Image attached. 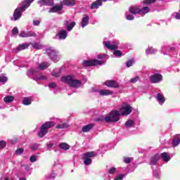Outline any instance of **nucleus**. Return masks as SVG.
Instances as JSON below:
<instances>
[{"mask_svg":"<svg viewBox=\"0 0 180 180\" xmlns=\"http://www.w3.org/2000/svg\"><path fill=\"white\" fill-rule=\"evenodd\" d=\"M60 80L62 82H65L72 86V88H79L81 86L82 82L78 79H74V77L71 75L63 76L61 77Z\"/></svg>","mask_w":180,"mask_h":180,"instance_id":"obj_1","label":"nucleus"},{"mask_svg":"<svg viewBox=\"0 0 180 180\" xmlns=\"http://www.w3.org/2000/svg\"><path fill=\"white\" fill-rule=\"evenodd\" d=\"M56 126V123L54 122H46L41 127L38 132V136L41 138L44 137L46 134H47L49 130L48 129H51V127H54Z\"/></svg>","mask_w":180,"mask_h":180,"instance_id":"obj_2","label":"nucleus"},{"mask_svg":"<svg viewBox=\"0 0 180 180\" xmlns=\"http://www.w3.org/2000/svg\"><path fill=\"white\" fill-rule=\"evenodd\" d=\"M46 55L53 61V63H57L60 61V55L58 51H57L54 48L49 47L46 49Z\"/></svg>","mask_w":180,"mask_h":180,"instance_id":"obj_3","label":"nucleus"},{"mask_svg":"<svg viewBox=\"0 0 180 180\" xmlns=\"http://www.w3.org/2000/svg\"><path fill=\"white\" fill-rule=\"evenodd\" d=\"M129 12L132 15H146L150 12V8L148 7H143L140 9L138 6H132L129 8Z\"/></svg>","mask_w":180,"mask_h":180,"instance_id":"obj_4","label":"nucleus"},{"mask_svg":"<svg viewBox=\"0 0 180 180\" xmlns=\"http://www.w3.org/2000/svg\"><path fill=\"white\" fill-rule=\"evenodd\" d=\"M98 154L95 151L87 152L82 155L84 165H91L92 164V157H96Z\"/></svg>","mask_w":180,"mask_h":180,"instance_id":"obj_5","label":"nucleus"},{"mask_svg":"<svg viewBox=\"0 0 180 180\" xmlns=\"http://www.w3.org/2000/svg\"><path fill=\"white\" fill-rule=\"evenodd\" d=\"M119 119H120V115L118 111H111L110 114L105 117V120L107 123H110L111 122H119Z\"/></svg>","mask_w":180,"mask_h":180,"instance_id":"obj_6","label":"nucleus"},{"mask_svg":"<svg viewBox=\"0 0 180 180\" xmlns=\"http://www.w3.org/2000/svg\"><path fill=\"white\" fill-rule=\"evenodd\" d=\"M26 11L25 8L20 4L18 6L17 8L14 11L13 16L14 20H18L22 18V13Z\"/></svg>","mask_w":180,"mask_h":180,"instance_id":"obj_7","label":"nucleus"},{"mask_svg":"<svg viewBox=\"0 0 180 180\" xmlns=\"http://www.w3.org/2000/svg\"><path fill=\"white\" fill-rule=\"evenodd\" d=\"M103 61L98 59H91L90 60H84L83 67H92L94 65H103Z\"/></svg>","mask_w":180,"mask_h":180,"instance_id":"obj_8","label":"nucleus"},{"mask_svg":"<svg viewBox=\"0 0 180 180\" xmlns=\"http://www.w3.org/2000/svg\"><path fill=\"white\" fill-rule=\"evenodd\" d=\"M103 44L106 49H108V50H117L119 42L117 41H103Z\"/></svg>","mask_w":180,"mask_h":180,"instance_id":"obj_9","label":"nucleus"},{"mask_svg":"<svg viewBox=\"0 0 180 180\" xmlns=\"http://www.w3.org/2000/svg\"><path fill=\"white\" fill-rule=\"evenodd\" d=\"M68 36V32L66 30H62L59 31L53 37L55 39L65 40Z\"/></svg>","mask_w":180,"mask_h":180,"instance_id":"obj_10","label":"nucleus"},{"mask_svg":"<svg viewBox=\"0 0 180 180\" xmlns=\"http://www.w3.org/2000/svg\"><path fill=\"white\" fill-rule=\"evenodd\" d=\"M18 36L19 37H22V38L36 37L37 34L33 31H28V32L20 31Z\"/></svg>","mask_w":180,"mask_h":180,"instance_id":"obj_11","label":"nucleus"},{"mask_svg":"<svg viewBox=\"0 0 180 180\" xmlns=\"http://www.w3.org/2000/svg\"><path fill=\"white\" fill-rule=\"evenodd\" d=\"M150 81L153 84H158L162 81V75L159 73L153 74L150 76Z\"/></svg>","mask_w":180,"mask_h":180,"instance_id":"obj_12","label":"nucleus"},{"mask_svg":"<svg viewBox=\"0 0 180 180\" xmlns=\"http://www.w3.org/2000/svg\"><path fill=\"white\" fill-rule=\"evenodd\" d=\"M77 23L75 22V21L71 22V20H66L64 22V26L65 27H66L68 32H71V30H72V29L75 27Z\"/></svg>","mask_w":180,"mask_h":180,"instance_id":"obj_13","label":"nucleus"},{"mask_svg":"<svg viewBox=\"0 0 180 180\" xmlns=\"http://www.w3.org/2000/svg\"><path fill=\"white\" fill-rule=\"evenodd\" d=\"M120 112L122 116H127L131 113V106L126 105L120 109Z\"/></svg>","mask_w":180,"mask_h":180,"instance_id":"obj_14","label":"nucleus"},{"mask_svg":"<svg viewBox=\"0 0 180 180\" xmlns=\"http://www.w3.org/2000/svg\"><path fill=\"white\" fill-rule=\"evenodd\" d=\"M37 4L40 6H53L54 5V0H39Z\"/></svg>","mask_w":180,"mask_h":180,"instance_id":"obj_15","label":"nucleus"},{"mask_svg":"<svg viewBox=\"0 0 180 180\" xmlns=\"http://www.w3.org/2000/svg\"><path fill=\"white\" fill-rule=\"evenodd\" d=\"M94 92H98L101 96H109V95H112L113 91L108 89H101L93 91Z\"/></svg>","mask_w":180,"mask_h":180,"instance_id":"obj_16","label":"nucleus"},{"mask_svg":"<svg viewBox=\"0 0 180 180\" xmlns=\"http://www.w3.org/2000/svg\"><path fill=\"white\" fill-rule=\"evenodd\" d=\"M104 85L109 88H119V84L114 80H106L104 82Z\"/></svg>","mask_w":180,"mask_h":180,"instance_id":"obj_17","label":"nucleus"},{"mask_svg":"<svg viewBox=\"0 0 180 180\" xmlns=\"http://www.w3.org/2000/svg\"><path fill=\"white\" fill-rule=\"evenodd\" d=\"M27 75L29 77V78H32V79H34V78L39 75V72L36 69H31L28 71Z\"/></svg>","mask_w":180,"mask_h":180,"instance_id":"obj_18","label":"nucleus"},{"mask_svg":"<svg viewBox=\"0 0 180 180\" xmlns=\"http://www.w3.org/2000/svg\"><path fill=\"white\" fill-rule=\"evenodd\" d=\"M30 46V44H21L18 46V47L15 48L13 51L15 53H19V51H22V50H26Z\"/></svg>","mask_w":180,"mask_h":180,"instance_id":"obj_19","label":"nucleus"},{"mask_svg":"<svg viewBox=\"0 0 180 180\" xmlns=\"http://www.w3.org/2000/svg\"><path fill=\"white\" fill-rule=\"evenodd\" d=\"M60 11H63V4L55 5L53 7L50 8L49 12V13H54L58 12Z\"/></svg>","mask_w":180,"mask_h":180,"instance_id":"obj_20","label":"nucleus"},{"mask_svg":"<svg viewBox=\"0 0 180 180\" xmlns=\"http://www.w3.org/2000/svg\"><path fill=\"white\" fill-rule=\"evenodd\" d=\"M160 160V155L156 154L150 158V165H157V163Z\"/></svg>","mask_w":180,"mask_h":180,"instance_id":"obj_21","label":"nucleus"},{"mask_svg":"<svg viewBox=\"0 0 180 180\" xmlns=\"http://www.w3.org/2000/svg\"><path fill=\"white\" fill-rule=\"evenodd\" d=\"M173 147H176V146H179L180 144V134H176L172 139V142Z\"/></svg>","mask_w":180,"mask_h":180,"instance_id":"obj_22","label":"nucleus"},{"mask_svg":"<svg viewBox=\"0 0 180 180\" xmlns=\"http://www.w3.org/2000/svg\"><path fill=\"white\" fill-rule=\"evenodd\" d=\"M88 23H89V15H84L81 22V26L82 27H85V26H88Z\"/></svg>","mask_w":180,"mask_h":180,"instance_id":"obj_23","label":"nucleus"},{"mask_svg":"<svg viewBox=\"0 0 180 180\" xmlns=\"http://www.w3.org/2000/svg\"><path fill=\"white\" fill-rule=\"evenodd\" d=\"M156 99L160 105H163L165 102V97L162 94L158 93L156 96Z\"/></svg>","mask_w":180,"mask_h":180,"instance_id":"obj_24","label":"nucleus"},{"mask_svg":"<svg viewBox=\"0 0 180 180\" xmlns=\"http://www.w3.org/2000/svg\"><path fill=\"white\" fill-rule=\"evenodd\" d=\"M99 6H102V2L101 0H97L91 4L90 9H98Z\"/></svg>","mask_w":180,"mask_h":180,"instance_id":"obj_25","label":"nucleus"},{"mask_svg":"<svg viewBox=\"0 0 180 180\" xmlns=\"http://www.w3.org/2000/svg\"><path fill=\"white\" fill-rule=\"evenodd\" d=\"M161 158L165 162H168V161L171 160V156L169 155V153L164 152L161 154Z\"/></svg>","mask_w":180,"mask_h":180,"instance_id":"obj_26","label":"nucleus"},{"mask_svg":"<svg viewBox=\"0 0 180 180\" xmlns=\"http://www.w3.org/2000/svg\"><path fill=\"white\" fill-rule=\"evenodd\" d=\"M93 127V124H89L86 126L82 127V131H83V133H88V131H90V130H92Z\"/></svg>","mask_w":180,"mask_h":180,"instance_id":"obj_27","label":"nucleus"},{"mask_svg":"<svg viewBox=\"0 0 180 180\" xmlns=\"http://www.w3.org/2000/svg\"><path fill=\"white\" fill-rule=\"evenodd\" d=\"M34 0H24L20 4L21 6H22L25 9H27L29 6H30V4L33 2Z\"/></svg>","mask_w":180,"mask_h":180,"instance_id":"obj_28","label":"nucleus"},{"mask_svg":"<svg viewBox=\"0 0 180 180\" xmlns=\"http://www.w3.org/2000/svg\"><path fill=\"white\" fill-rule=\"evenodd\" d=\"M69 127L70 125H68L67 122H63V121H60V123L56 126V129H68V127Z\"/></svg>","mask_w":180,"mask_h":180,"instance_id":"obj_29","label":"nucleus"},{"mask_svg":"<svg viewBox=\"0 0 180 180\" xmlns=\"http://www.w3.org/2000/svg\"><path fill=\"white\" fill-rule=\"evenodd\" d=\"M63 4L67 6H74L75 5V0H63Z\"/></svg>","mask_w":180,"mask_h":180,"instance_id":"obj_30","label":"nucleus"},{"mask_svg":"<svg viewBox=\"0 0 180 180\" xmlns=\"http://www.w3.org/2000/svg\"><path fill=\"white\" fill-rule=\"evenodd\" d=\"M13 101H15V97H13V96H6L4 98L5 103H11L13 102Z\"/></svg>","mask_w":180,"mask_h":180,"instance_id":"obj_31","label":"nucleus"},{"mask_svg":"<svg viewBox=\"0 0 180 180\" xmlns=\"http://www.w3.org/2000/svg\"><path fill=\"white\" fill-rule=\"evenodd\" d=\"M32 44V48L35 50H41L43 49V46L37 42L35 43H30V46Z\"/></svg>","mask_w":180,"mask_h":180,"instance_id":"obj_32","label":"nucleus"},{"mask_svg":"<svg viewBox=\"0 0 180 180\" xmlns=\"http://www.w3.org/2000/svg\"><path fill=\"white\" fill-rule=\"evenodd\" d=\"M59 148L61 150H64L65 151H67V150H70V145L66 143H60L59 144Z\"/></svg>","mask_w":180,"mask_h":180,"instance_id":"obj_33","label":"nucleus"},{"mask_svg":"<svg viewBox=\"0 0 180 180\" xmlns=\"http://www.w3.org/2000/svg\"><path fill=\"white\" fill-rule=\"evenodd\" d=\"M48 67H50V63L49 62L41 63L39 65V70H46Z\"/></svg>","mask_w":180,"mask_h":180,"instance_id":"obj_34","label":"nucleus"},{"mask_svg":"<svg viewBox=\"0 0 180 180\" xmlns=\"http://www.w3.org/2000/svg\"><path fill=\"white\" fill-rule=\"evenodd\" d=\"M31 104H32V100H30V98L28 97L24 98L22 101V105H25V106H28V105H31Z\"/></svg>","mask_w":180,"mask_h":180,"instance_id":"obj_35","label":"nucleus"},{"mask_svg":"<svg viewBox=\"0 0 180 180\" xmlns=\"http://www.w3.org/2000/svg\"><path fill=\"white\" fill-rule=\"evenodd\" d=\"M155 53H157V50L154 49V48H153V47L148 48L146 51V53L148 55V54H155Z\"/></svg>","mask_w":180,"mask_h":180,"instance_id":"obj_36","label":"nucleus"},{"mask_svg":"<svg viewBox=\"0 0 180 180\" xmlns=\"http://www.w3.org/2000/svg\"><path fill=\"white\" fill-rule=\"evenodd\" d=\"M125 126L127 127H134V120H129L125 122Z\"/></svg>","mask_w":180,"mask_h":180,"instance_id":"obj_37","label":"nucleus"},{"mask_svg":"<svg viewBox=\"0 0 180 180\" xmlns=\"http://www.w3.org/2000/svg\"><path fill=\"white\" fill-rule=\"evenodd\" d=\"M97 58L98 60H102V58H105V60H108V58H109V56L105 53H101L97 56Z\"/></svg>","mask_w":180,"mask_h":180,"instance_id":"obj_38","label":"nucleus"},{"mask_svg":"<svg viewBox=\"0 0 180 180\" xmlns=\"http://www.w3.org/2000/svg\"><path fill=\"white\" fill-rule=\"evenodd\" d=\"M114 56H115L117 58L122 57L123 56V53H122L121 51L117 50L113 52Z\"/></svg>","mask_w":180,"mask_h":180,"instance_id":"obj_39","label":"nucleus"},{"mask_svg":"<svg viewBox=\"0 0 180 180\" xmlns=\"http://www.w3.org/2000/svg\"><path fill=\"white\" fill-rule=\"evenodd\" d=\"M12 34L13 36H15V37H16V36H18V34H19V30L18 29V27H15L13 30H12Z\"/></svg>","mask_w":180,"mask_h":180,"instance_id":"obj_40","label":"nucleus"},{"mask_svg":"<svg viewBox=\"0 0 180 180\" xmlns=\"http://www.w3.org/2000/svg\"><path fill=\"white\" fill-rule=\"evenodd\" d=\"M34 81H41V80L44 81V80H46V79H47V78H46V77L43 76V75L39 76V75H38L37 76V77L34 78Z\"/></svg>","mask_w":180,"mask_h":180,"instance_id":"obj_41","label":"nucleus"},{"mask_svg":"<svg viewBox=\"0 0 180 180\" xmlns=\"http://www.w3.org/2000/svg\"><path fill=\"white\" fill-rule=\"evenodd\" d=\"M137 81H140V77H139V76H136L135 77L129 80V82H131V84H136V82H137Z\"/></svg>","mask_w":180,"mask_h":180,"instance_id":"obj_42","label":"nucleus"},{"mask_svg":"<svg viewBox=\"0 0 180 180\" xmlns=\"http://www.w3.org/2000/svg\"><path fill=\"white\" fill-rule=\"evenodd\" d=\"M172 18L173 19L180 20V13H173L172 14Z\"/></svg>","mask_w":180,"mask_h":180,"instance_id":"obj_43","label":"nucleus"},{"mask_svg":"<svg viewBox=\"0 0 180 180\" xmlns=\"http://www.w3.org/2000/svg\"><path fill=\"white\" fill-rule=\"evenodd\" d=\"M8 81V77L5 76V75H0V82H6Z\"/></svg>","mask_w":180,"mask_h":180,"instance_id":"obj_44","label":"nucleus"},{"mask_svg":"<svg viewBox=\"0 0 180 180\" xmlns=\"http://www.w3.org/2000/svg\"><path fill=\"white\" fill-rule=\"evenodd\" d=\"M133 158H126L124 157V162H125V164H130L132 161Z\"/></svg>","mask_w":180,"mask_h":180,"instance_id":"obj_45","label":"nucleus"},{"mask_svg":"<svg viewBox=\"0 0 180 180\" xmlns=\"http://www.w3.org/2000/svg\"><path fill=\"white\" fill-rule=\"evenodd\" d=\"M153 176L155 178H160V169L153 170Z\"/></svg>","mask_w":180,"mask_h":180,"instance_id":"obj_46","label":"nucleus"},{"mask_svg":"<svg viewBox=\"0 0 180 180\" xmlns=\"http://www.w3.org/2000/svg\"><path fill=\"white\" fill-rule=\"evenodd\" d=\"M23 151H25V150L22 148H20L15 150V154L17 155H20V154H23Z\"/></svg>","mask_w":180,"mask_h":180,"instance_id":"obj_47","label":"nucleus"},{"mask_svg":"<svg viewBox=\"0 0 180 180\" xmlns=\"http://www.w3.org/2000/svg\"><path fill=\"white\" fill-rule=\"evenodd\" d=\"M38 157L36 155H32L30 158V162H36L37 161Z\"/></svg>","mask_w":180,"mask_h":180,"instance_id":"obj_48","label":"nucleus"},{"mask_svg":"<svg viewBox=\"0 0 180 180\" xmlns=\"http://www.w3.org/2000/svg\"><path fill=\"white\" fill-rule=\"evenodd\" d=\"M60 75H61V72H60V71H58V72H56V71H53L52 72V76L53 77H60Z\"/></svg>","mask_w":180,"mask_h":180,"instance_id":"obj_49","label":"nucleus"},{"mask_svg":"<svg viewBox=\"0 0 180 180\" xmlns=\"http://www.w3.org/2000/svg\"><path fill=\"white\" fill-rule=\"evenodd\" d=\"M115 173H116V168L115 167H111L108 170V174H110L111 175H113V174H115Z\"/></svg>","mask_w":180,"mask_h":180,"instance_id":"obj_50","label":"nucleus"},{"mask_svg":"<svg viewBox=\"0 0 180 180\" xmlns=\"http://www.w3.org/2000/svg\"><path fill=\"white\" fill-rule=\"evenodd\" d=\"M154 2H155V0H145L143 4H145V5H150V4H154Z\"/></svg>","mask_w":180,"mask_h":180,"instance_id":"obj_51","label":"nucleus"},{"mask_svg":"<svg viewBox=\"0 0 180 180\" xmlns=\"http://www.w3.org/2000/svg\"><path fill=\"white\" fill-rule=\"evenodd\" d=\"M6 147V142L5 141H0V148H5Z\"/></svg>","mask_w":180,"mask_h":180,"instance_id":"obj_52","label":"nucleus"},{"mask_svg":"<svg viewBox=\"0 0 180 180\" xmlns=\"http://www.w3.org/2000/svg\"><path fill=\"white\" fill-rule=\"evenodd\" d=\"M126 19L127 20H134V17L133 16V15H127V14H126Z\"/></svg>","mask_w":180,"mask_h":180,"instance_id":"obj_53","label":"nucleus"},{"mask_svg":"<svg viewBox=\"0 0 180 180\" xmlns=\"http://www.w3.org/2000/svg\"><path fill=\"white\" fill-rule=\"evenodd\" d=\"M41 21L39 20H35L33 21V25L34 26H39Z\"/></svg>","mask_w":180,"mask_h":180,"instance_id":"obj_54","label":"nucleus"},{"mask_svg":"<svg viewBox=\"0 0 180 180\" xmlns=\"http://www.w3.org/2000/svg\"><path fill=\"white\" fill-rule=\"evenodd\" d=\"M30 148L32 151H34L39 148V146H37V144H34L30 147Z\"/></svg>","mask_w":180,"mask_h":180,"instance_id":"obj_55","label":"nucleus"},{"mask_svg":"<svg viewBox=\"0 0 180 180\" xmlns=\"http://www.w3.org/2000/svg\"><path fill=\"white\" fill-rule=\"evenodd\" d=\"M57 85L56 83H50L49 84V88H51V89H54V88H56Z\"/></svg>","mask_w":180,"mask_h":180,"instance_id":"obj_56","label":"nucleus"},{"mask_svg":"<svg viewBox=\"0 0 180 180\" xmlns=\"http://www.w3.org/2000/svg\"><path fill=\"white\" fill-rule=\"evenodd\" d=\"M127 67H131L133 65V60H128L126 63Z\"/></svg>","mask_w":180,"mask_h":180,"instance_id":"obj_57","label":"nucleus"},{"mask_svg":"<svg viewBox=\"0 0 180 180\" xmlns=\"http://www.w3.org/2000/svg\"><path fill=\"white\" fill-rule=\"evenodd\" d=\"M53 146H54L53 143H46V148L48 150H51V148H53Z\"/></svg>","mask_w":180,"mask_h":180,"instance_id":"obj_58","label":"nucleus"},{"mask_svg":"<svg viewBox=\"0 0 180 180\" xmlns=\"http://www.w3.org/2000/svg\"><path fill=\"white\" fill-rule=\"evenodd\" d=\"M167 50H168V51H174V50H175V48L174 47L169 48V46H167Z\"/></svg>","mask_w":180,"mask_h":180,"instance_id":"obj_59","label":"nucleus"},{"mask_svg":"<svg viewBox=\"0 0 180 180\" xmlns=\"http://www.w3.org/2000/svg\"><path fill=\"white\" fill-rule=\"evenodd\" d=\"M20 180H26V179L25 177H21Z\"/></svg>","mask_w":180,"mask_h":180,"instance_id":"obj_60","label":"nucleus"},{"mask_svg":"<svg viewBox=\"0 0 180 180\" xmlns=\"http://www.w3.org/2000/svg\"><path fill=\"white\" fill-rule=\"evenodd\" d=\"M4 180H9V179L8 177H6Z\"/></svg>","mask_w":180,"mask_h":180,"instance_id":"obj_61","label":"nucleus"},{"mask_svg":"<svg viewBox=\"0 0 180 180\" xmlns=\"http://www.w3.org/2000/svg\"><path fill=\"white\" fill-rule=\"evenodd\" d=\"M101 1H103V2H106V1H108V0H101Z\"/></svg>","mask_w":180,"mask_h":180,"instance_id":"obj_62","label":"nucleus"},{"mask_svg":"<svg viewBox=\"0 0 180 180\" xmlns=\"http://www.w3.org/2000/svg\"><path fill=\"white\" fill-rule=\"evenodd\" d=\"M158 1H165V0H158Z\"/></svg>","mask_w":180,"mask_h":180,"instance_id":"obj_63","label":"nucleus"},{"mask_svg":"<svg viewBox=\"0 0 180 180\" xmlns=\"http://www.w3.org/2000/svg\"><path fill=\"white\" fill-rule=\"evenodd\" d=\"M164 54L165 55V54H167L166 53H164Z\"/></svg>","mask_w":180,"mask_h":180,"instance_id":"obj_64","label":"nucleus"}]
</instances>
